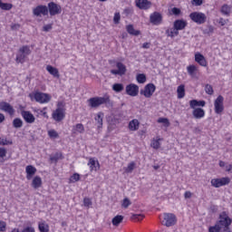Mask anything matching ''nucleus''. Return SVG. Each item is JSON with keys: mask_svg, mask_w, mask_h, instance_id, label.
I'll list each match as a JSON object with an SVG mask.
<instances>
[{"mask_svg": "<svg viewBox=\"0 0 232 232\" xmlns=\"http://www.w3.org/2000/svg\"><path fill=\"white\" fill-rule=\"evenodd\" d=\"M0 8H1V10L8 11L11 8H14V5H12L10 3H2V1L0 0Z\"/></svg>", "mask_w": 232, "mask_h": 232, "instance_id": "44", "label": "nucleus"}, {"mask_svg": "<svg viewBox=\"0 0 232 232\" xmlns=\"http://www.w3.org/2000/svg\"><path fill=\"white\" fill-rule=\"evenodd\" d=\"M52 28H53L52 24H48L44 25L43 31L44 32H50V30H52Z\"/></svg>", "mask_w": 232, "mask_h": 232, "instance_id": "58", "label": "nucleus"}, {"mask_svg": "<svg viewBox=\"0 0 232 232\" xmlns=\"http://www.w3.org/2000/svg\"><path fill=\"white\" fill-rule=\"evenodd\" d=\"M88 166H90L91 171H99L101 169V163H99V160H95V158H90Z\"/></svg>", "mask_w": 232, "mask_h": 232, "instance_id": "21", "label": "nucleus"}, {"mask_svg": "<svg viewBox=\"0 0 232 232\" xmlns=\"http://www.w3.org/2000/svg\"><path fill=\"white\" fill-rule=\"evenodd\" d=\"M192 196H193V193H191V191H186L184 193L185 198H191Z\"/></svg>", "mask_w": 232, "mask_h": 232, "instance_id": "61", "label": "nucleus"}, {"mask_svg": "<svg viewBox=\"0 0 232 232\" xmlns=\"http://www.w3.org/2000/svg\"><path fill=\"white\" fill-rule=\"evenodd\" d=\"M130 219L134 222H140V220H144V214H132Z\"/></svg>", "mask_w": 232, "mask_h": 232, "instance_id": "41", "label": "nucleus"}, {"mask_svg": "<svg viewBox=\"0 0 232 232\" xmlns=\"http://www.w3.org/2000/svg\"><path fill=\"white\" fill-rule=\"evenodd\" d=\"M221 14H223V15H229V14H231V6L227 5H222Z\"/></svg>", "mask_w": 232, "mask_h": 232, "instance_id": "43", "label": "nucleus"}, {"mask_svg": "<svg viewBox=\"0 0 232 232\" xmlns=\"http://www.w3.org/2000/svg\"><path fill=\"white\" fill-rule=\"evenodd\" d=\"M31 54L32 49L30 48V45H23L18 50L15 61L18 64H24V63H26V59L28 58V55Z\"/></svg>", "mask_w": 232, "mask_h": 232, "instance_id": "3", "label": "nucleus"}, {"mask_svg": "<svg viewBox=\"0 0 232 232\" xmlns=\"http://www.w3.org/2000/svg\"><path fill=\"white\" fill-rule=\"evenodd\" d=\"M195 61L199 64V66H203V68H206L208 66V60H206V57H204V54L200 53H195Z\"/></svg>", "mask_w": 232, "mask_h": 232, "instance_id": "19", "label": "nucleus"}, {"mask_svg": "<svg viewBox=\"0 0 232 232\" xmlns=\"http://www.w3.org/2000/svg\"><path fill=\"white\" fill-rule=\"evenodd\" d=\"M126 31L128 32V34H130V35H140V31L139 30H135V28L133 27V24H128L126 25Z\"/></svg>", "mask_w": 232, "mask_h": 232, "instance_id": "34", "label": "nucleus"}, {"mask_svg": "<svg viewBox=\"0 0 232 232\" xmlns=\"http://www.w3.org/2000/svg\"><path fill=\"white\" fill-rule=\"evenodd\" d=\"M171 12H172L173 15H180V14H181V11L179 7H173L171 9Z\"/></svg>", "mask_w": 232, "mask_h": 232, "instance_id": "54", "label": "nucleus"}, {"mask_svg": "<svg viewBox=\"0 0 232 232\" xmlns=\"http://www.w3.org/2000/svg\"><path fill=\"white\" fill-rule=\"evenodd\" d=\"M177 93L178 99H184V97H186V86L184 84L179 85Z\"/></svg>", "mask_w": 232, "mask_h": 232, "instance_id": "33", "label": "nucleus"}, {"mask_svg": "<svg viewBox=\"0 0 232 232\" xmlns=\"http://www.w3.org/2000/svg\"><path fill=\"white\" fill-rule=\"evenodd\" d=\"M136 80H137V82H139V84H144V82H146L147 81L146 74L144 73L137 74Z\"/></svg>", "mask_w": 232, "mask_h": 232, "instance_id": "40", "label": "nucleus"}, {"mask_svg": "<svg viewBox=\"0 0 232 232\" xmlns=\"http://www.w3.org/2000/svg\"><path fill=\"white\" fill-rule=\"evenodd\" d=\"M72 133H84V125L78 123L72 127Z\"/></svg>", "mask_w": 232, "mask_h": 232, "instance_id": "35", "label": "nucleus"}, {"mask_svg": "<svg viewBox=\"0 0 232 232\" xmlns=\"http://www.w3.org/2000/svg\"><path fill=\"white\" fill-rule=\"evenodd\" d=\"M158 122L160 124H164L165 128H169V120L168 118H159Z\"/></svg>", "mask_w": 232, "mask_h": 232, "instance_id": "48", "label": "nucleus"}, {"mask_svg": "<svg viewBox=\"0 0 232 232\" xmlns=\"http://www.w3.org/2000/svg\"><path fill=\"white\" fill-rule=\"evenodd\" d=\"M81 180V175L77 172L73 173L69 179V184H75Z\"/></svg>", "mask_w": 232, "mask_h": 232, "instance_id": "38", "label": "nucleus"}, {"mask_svg": "<svg viewBox=\"0 0 232 232\" xmlns=\"http://www.w3.org/2000/svg\"><path fill=\"white\" fill-rule=\"evenodd\" d=\"M31 186L34 189H39V188H42L43 186V179L39 176H35L32 180Z\"/></svg>", "mask_w": 232, "mask_h": 232, "instance_id": "26", "label": "nucleus"}, {"mask_svg": "<svg viewBox=\"0 0 232 232\" xmlns=\"http://www.w3.org/2000/svg\"><path fill=\"white\" fill-rule=\"evenodd\" d=\"M135 169V162L131 161L128 164L127 168L125 169V173H131Z\"/></svg>", "mask_w": 232, "mask_h": 232, "instance_id": "49", "label": "nucleus"}, {"mask_svg": "<svg viewBox=\"0 0 232 232\" xmlns=\"http://www.w3.org/2000/svg\"><path fill=\"white\" fill-rule=\"evenodd\" d=\"M214 111L217 115H222L224 112V96L218 95L214 101Z\"/></svg>", "mask_w": 232, "mask_h": 232, "instance_id": "10", "label": "nucleus"}, {"mask_svg": "<svg viewBox=\"0 0 232 232\" xmlns=\"http://www.w3.org/2000/svg\"><path fill=\"white\" fill-rule=\"evenodd\" d=\"M13 126L16 129L23 128V120L21 118H15L13 121Z\"/></svg>", "mask_w": 232, "mask_h": 232, "instance_id": "45", "label": "nucleus"}, {"mask_svg": "<svg viewBox=\"0 0 232 232\" xmlns=\"http://www.w3.org/2000/svg\"><path fill=\"white\" fill-rule=\"evenodd\" d=\"M0 110L2 111H5V113H8V115L11 117L15 113V109H14V106L6 102H0Z\"/></svg>", "mask_w": 232, "mask_h": 232, "instance_id": "15", "label": "nucleus"}, {"mask_svg": "<svg viewBox=\"0 0 232 232\" xmlns=\"http://www.w3.org/2000/svg\"><path fill=\"white\" fill-rule=\"evenodd\" d=\"M29 97L31 101L34 100L36 102H39V104H48V102L52 101V95L41 92L30 93Z\"/></svg>", "mask_w": 232, "mask_h": 232, "instance_id": "4", "label": "nucleus"}, {"mask_svg": "<svg viewBox=\"0 0 232 232\" xmlns=\"http://www.w3.org/2000/svg\"><path fill=\"white\" fill-rule=\"evenodd\" d=\"M150 22L151 24L159 26L162 23V14L159 12H154L150 15Z\"/></svg>", "mask_w": 232, "mask_h": 232, "instance_id": "17", "label": "nucleus"}, {"mask_svg": "<svg viewBox=\"0 0 232 232\" xmlns=\"http://www.w3.org/2000/svg\"><path fill=\"white\" fill-rule=\"evenodd\" d=\"M46 71L50 75H53L54 79H61V74L59 73V69L56 67H53L52 65H47L46 66Z\"/></svg>", "mask_w": 232, "mask_h": 232, "instance_id": "25", "label": "nucleus"}, {"mask_svg": "<svg viewBox=\"0 0 232 232\" xmlns=\"http://www.w3.org/2000/svg\"><path fill=\"white\" fill-rule=\"evenodd\" d=\"M6 157V149L0 148V159H5Z\"/></svg>", "mask_w": 232, "mask_h": 232, "instance_id": "56", "label": "nucleus"}, {"mask_svg": "<svg viewBox=\"0 0 232 232\" xmlns=\"http://www.w3.org/2000/svg\"><path fill=\"white\" fill-rule=\"evenodd\" d=\"M165 34H166L167 37H171V39H173L174 37H177L179 33L176 29V27L173 25V27L168 28L165 31Z\"/></svg>", "mask_w": 232, "mask_h": 232, "instance_id": "30", "label": "nucleus"}, {"mask_svg": "<svg viewBox=\"0 0 232 232\" xmlns=\"http://www.w3.org/2000/svg\"><path fill=\"white\" fill-rule=\"evenodd\" d=\"M140 126V122H139V120L133 119L129 122V130L130 131H137L139 130V127Z\"/></svg>", "mask_w": 232, "mask_h": 232, "instance_id": "27", "label": "nucleus"}, {"mask_svg": "<svg viewBox=\"0 0 232 232\" xmlns=\"http://www.w3.org/2000/svg\"><path fill=\"white\" fill-rule=\"evenodd\" d=\"M142 48L148 50V48H150V43H144V44H142Z\"/></svg>", "mask_w": 232, "mask_h": 232, "instance_id": "63", "label": "nucleus"}, {"mask_svg": "<svg viewBox=\"0 0 232 232\" xmlns=\"http://www.w3.org/2000/svg\"><path fill=\"white\" fill-rule=\"evenodd\" d=\"M113 21L115 24H119L121 23V13H115Z\"/></svg>", "mask_w": 232, "mask_h": 232, "instance_id": "52", "label": "nucleus"}, {"mask_svg": "<svg viewBox=\"0 0 232 232\" xmlns=\"http://www.w3.org/2000/svg\"><path fill=\"white\" fill-rule=\"evenodd\" d=\"M93 203L92 202V198H83V206L85 208H90Z\"/></svg>", "mask_w": 232, "mask_h": 232, "instance_id": "51", "label": "nucleus"}, {"mask_svg": "<svg viewBox=\"0 0 232 232\" xmlns=\"http://www.w3.org/2000/svg\"><path fill=\"white\" fill-rule=\"evenodd\" d=\"M232 224V219L227 212L223 211L218 216V220L214 226L208 227V232H232L229 227Z\"/></svg>", "mask_w": 232, "mask_h": 232, "instance_id": "1", "label": "nucleus"}, {"mask_svg": "<svg viewBox=\"0 0 232 232\" xmlns=\"http://www.w3.org/2000/svg\"><path fill=\"white\" fill-rule=\"evenodd\" d=\"M21 232H35V228L33 227H25Z\"/></svg>", "mask_w": 232, "mask_h": 232, "instance_id": "57", "label": "nucleus"}, {"mask_svg": "<svg viewBox=\"0 0 232 232\" xmlns=\"http://www.w3.org/2000/svg\"><path fill=\"white\" fill-rule=\"evenodd\" d=\"M116 68L117 69L111 70V75H120L121 77H122V75H126L127 69H126V65H124V63H122L121 62H117Z\"/></svg>", "mask_w": 232, "mask_h": 232, "instance_id": "12", "label": "nucleus"}, {"mask_svg": "<svg viewBox=\"0 0 232 232\" xmlns=\"http://www.w3.org/2000/svg\"><path fill=\"white\" fill-rule=\"evenodd\" d=\"M228 20H226L224 18H219V21H218V24L221 25V26H226V24L227 23Z\"/></svg>", "mask_w": 232, "mask_h": 232, "instance_id": "60", "label": "nucleus"}, {"mask_svg": "<svg viewBox=\"0 0 232 232\" xmlns=\"http://www.w3.org/2000/svg\"><path fill=\"white\" fill-rule=\"evenodd\" d=\"M38 230L40 232H50V225L45 220L38 222Z\"/></svg>", "mask_w": 232, "mask_h": 232, "instance_id": "29", "label": "nucleus"}, {"mask_svg": "<svg viewBox=\"0 0 232 232\" xmlns=\"http://www.w3.org/2000/svg\"><path fill=\"white\" fill-rule=\"evenodd\" d=\"M188 17L193 23H196V24H204L208 20V16L202 12H192L189 14Z\"/></svg>", "mask_w": 232, "mask_h": 232, "instance_id": "6", "label": "nucleus"}, {"mask_svg": "<svg viewBox=\"0 0 232 232\" xmlns=\"http://www.w3.org/2000/svg\"><path fill=\"white\" fill-rule=\"evenodd\" d=\"M25 173H26L27 180H32V179L34 178V175L37 173V169L33 165H28L25 168Z\"/></svg>", "mask_w": 232, "mask_h": 232, "instance_id": "22", "label": "nucleus"}, {"mask_svg": "<svg viewBox=\"0 0 232 232\" xmlns=\"http://www.w3.org/2000/svg\"><path fill=\"white\" fill-rule=\"evenodd\" d=\"M192 115L194 119H204V117H206V111L200 107L194 108Z\"/></svg>", "mask_w": 232, "mask_h": 232, "instance_id": "23", "label": "nucleus"}, {"mask_svg": "<svg viewBox=\"0 0 232 232\" xmlns=\"http://www.w3.org/2000/svg\"><path fill=\"white\" fill-rule=\"evenodd\" d=\"M47 135L49 137V139H59V133L57 132V130L52 129V130H49L47 131Z\"/></svg>", "mask_w": 232, "mask_h": 232, "instance_id": "42", "label": "nucleus"}, {"mask_svg": "<svg viewBox=\"0 0 232 232\" xmlns=\"http://www.w3.org/2000/svg\"><path fill=\"white\" fill-rule=\"evenodd\" d=\"M63 159H64L63 152H56L50 156L51 162H54L55 164H57L59 160H63Z\"/></svg>", "mask_w": 232, "mask_h": 232, "instance_id": "32", "label": "nucleus"}, {"mask_svg": "<svg viewBox=\"0 0 232 232\" xmlns=\"http://www.w3.org/2000/svg\"><path fill=\"white\" fill-rule=\"evenodd\" d=\"M162 140H164V139L157 136L156 138L152 139L150 146L153 148V150H159L160 149V141Z\"/></svg>", "mask_w": 232, "mask_h": 232, "instance_id": "31", "label": "nucleus"}, {"mask_svg": "<svg viewBox=\"0 0 232 232\" xmlns=\"http://www.w3.org/2000/svg\"><path fill=\"white\" fill-rule=\"evenodd\" d=\"M121 206L126 209L130 208V206H131V201L130 200V198H125L121 203Z\"/></svg>", "mask_w": 232, "mask_h": 232, "instance_id": "50", "label": "nucleus"}, {"mask_svg": "<svg viewBox=\"0 0 232 232\" xmlns=\"http://www.w3.org/2000/svg\"><path fill=\"white\" fill-rule=\"evenodd\" d=\"M122 220H124V216L117 215L111 220L112 226H115V227L119 226L120 224H121Z\"/></svg>", "mask_w": 232, "mask_h": 232, "instance_id": "36", "label": "nucleus"}, {"mask_svg": "<svg viewBox=\"0 0 232 232\" xmlns=\"http://www.w3.org/2000/svg\"><path fill=\"white\" fill-rule=\"evenodd\" d=\"M0 231L1 232L6 231V222L0 221Z\"/></svg>", "mask_w": 232, "mask_h": 232, "instance_id": "55", "label": "nucleus"}, {"mask_svg": "<svg viewBox=\"0 0 232 232\" xmlns=\"http://www.w3.org/2000/svg\"><path fill=\"white\" fill-rule=\"evenodd\" d=\"M135 5L140 10H150L151 8V2L149 0H135Z\"/></svg>", "mask_w": 232, "mask_h": 232, "instance_id": "18", "label": "nucleus"}, {"mask_svg": "<svg viewBox=\"0 0 232 232\" xmlns=\"http://www.w3.org/2000/svg\"><path fill=\"white\" fill-rule=\"evenodd\" d=\"M125 92L130 97H137V95H139V85L130 83L125 87Z\"/></svg>", "mask_w": 232, "mask_h": 232, "instance_id": "14", "label": "nucleus"}, {"mask_svg": "<svg viewBox=\"0 0 232 232\" xmlns=\"http://www.w3.org/2000/svg\"><path fill=\"white\" fill-rule=\"evenodd\" d=\"M33 14L35 15V17H41V15H48V6L46 5H37L33 9Z\"/></svg>", "mask_w": 232, "mask_h": 232, "instance_id": "13", "label": "nucleus"}, {"mask_svg": "<svg viewBox=\"0 0 232 232\" xmlns=\"http://www.w3.org/2000/svg\"><path fill=\"white\" fill-rule=\"evenodd\" d=\"M231 170H232V164L226 167V171H227V173H229V171Z\"/></svg>", "mask_w": 232, "mask_h": 232, "instance_id": "64", "label": "nucleus"}, {"mask_svg": "<svg viewBox=\"0 0 232 232\" xmlns=\"http://www.w3.org/2000/svg\"><path fill=\"white\" fill-rule=\"evenodd\" d=\"M156 90L157 86H155V84L148 83L145 85L144 89L140 90V95H143L146 99H151Z\"/></svg>", "mask_w": 232, "mask_h": 232, "instance_id": "9", "label": "nucleus"}, {"mask_svg": "<svg viewBox=\"0 0 232 232\" xmlns=\"http://www.w3.org/2000/svg\"><path fill=\"white\" fill-rule=\"evenodd\" d=\"M189 106L192 110H195V108H197V106H200L201 108H204V106H206V101L191 100V101H189Z\"/></svg>", "mask_w": 232, "mask_h": 232, "instance_id": "28", "label": "nucleus"}, {"mask_svg": "<svg viewBox=\"0 0 232 232\" xmlns=\"http://www.w3.org/2000/svg\"><path fill=\"white\" fill-rule=\"evenodd\" d=\"M14 144L12 140H8L6 138H0V146H10Z\"/></svg>", "mask_w": 232, "mask_h": 232, "instance_id": "46", "label": "nucleus"}, {"mask_svg": "<svg viewBox=\"0 0 232 232\" xmlns=\"http://www.w3.org/2000/svg\"><path fill=\"white\" fill-rule=\"evenodd\" d=\"M113 92H116V93H121L124 90V85L122 83H114L112 85Z\"/></svg>", "mask_w": 232, "mask_h": 232, "instance_id": "39", "label": "nucleus"}, {"mask_svg": "<svg viewBox=\"0 0 232 232\" xmlns=\"http://www.w3.org/2000/svg\"><path fill=\"white\" fill-rule=\"evenodd\" d=\"M162 226H166L167 227H171V226H175L177 224V216L172 213H165L163 214V220H161Z\"/></svg>", "mask_w": 232, "mask_h": 232, "instance_id": "8", "label": "nucleus"}, {"mask_svg": "<svg viewBox=\"0 0 232 232\" xmlns=\"http://www.w3.org/2000/svg\"><path fill=\"white\" fill-rule=\"evenodd\" d=\"M66 117V109L63 107V102H59L57 104V108L52 113V119L55 121V122H61L64 121Z\"/></svg>", "mask_w": 232, "mask_h": 232, "instance_id": "5", "label": "nucleus"}, {"mask_svg": "<svg viewBox=\"0 0 232 232\" xmlns=\"http://www.w3.org/2000/svg\"><path fill=\"white\" fill-rule=\"evenodd\" d=\"M203 3V0H191L192 6H202Z\"/></svg>", "mask_w": 232, "mask_h": 232, "instance_id": "53", "label": "nucleus"}, {"mask_svg": "<svg viewBox=\"0 0 232 232\" xmlns=\"http://www.w3.org/2000/svg\"><path fill=\"white\" fill-rule=\"evenodd\" d=\"M21 115L27 124L35 122V116L30 111H21Z\"/></svg>", "mask_w": 232, "mask_h": 232, "instance_id": "16", "label": "nucleus"}, {"mask_svg": "<svg viewBox=\"0 0 232 232\" xmlns=\"http://www.w3.org/2000/svg\"><path fill=\"white\" fill-rule=\"evenodd\" d=\"M231 182V178L223 177V178H215L210 180L212 188H222L224 186L229 185Z\"/></svg>", "mask_w": 232, "mask_h": 232, "instance_id": "7", "label": "nucleus"}, {"mask_svg": "<svg viewBox=\"0 0 232 232\" xmlns=\"http://www.w3.org/2000/svg\"><path fill=\"white\" fill-rule=\"evenodd\" d=\"M205 92L207 93V95H213V93H215V91L213 90V86L211 84H206Z\"/></svg>", "mask_w": 232, "mask_h": 232, "instance_id": "47", "label": "nucleus"}, {"mask_svg": "<svg viewBox=\"0 0 232 232\" xmlns=\"http://www.w3.org/2000/svg\"><path fill=\"white\" fill-rule=\"evenodd\" d=\"M87 103L89 108L97 109V108H100V106H102V104H105V105L111 104V99L108 94L102 97L95 96L87 100Z\"/></svg>", "mask_w": 232, "mask_h": 232, "instance_id": "2", "label": "nucleus"}, {"mask_svg": "<svg viewBox=\"0 0 232 232\" xmlns=\"http://www.w3.org/2000/svg\"><path fill=\"white\" fill-rule=\"evenodd\" d=\"M40 113H42L43 117H48V112H46V107L43 110H40Z\"/></svg>", "mask_w": 232, "mask_h": 232, "instance_id": "62", "label": "nucleus"}, {"mask_svg": "<svg viewBox=\"0 0 232 232\" xmlns=\"http://www.w3.org/2000/svg\"><path fill=\"white\" fill-rule=\"evenodd\" d=\"M198 71V69L197 68V65L191 64L187 67V72L188 75H190V77H194L195 73H197Z\"/></svg>", "mask_w": 232, "mask_h": 232, "instance_id": "37", "label": "nucleus"}, {"mask_svg": "<svg viewBox=\"0 0 232 232\" xmlns=\"http://www.w3.org/2000/svg\"><path fill=\"white\" fill-rule=\"evenodd\" d=\"M124 14H126V15H130V14H133V9L127 7L124 9Z\"/></svg>", "mask_w": 232, "mask_h": 232, "instance_id": "59", "label": "nucleus"}, {"mask_svg": "<svg viewBox=\"0 0 232 232\" xmlns=\"http://www.w3.org/2000/svg\"><path fill=\"white\" fill-rule=\"evenodd\" d=\"M47 10L50 15L53 17V15H59L63 12V7L61 5L55 4V2H50L48 4Z\"/></svg>", "mask_w": 232, "mask_h": 232, "instance_id": "11", "label": "nucleus"}, {"mask_svg": "<svg viewBox=\"0 0 232 232\" xmlns=\"http://www.w3.org/2000/svg\"><path fill=\"white\" fill-rule=\"evenodd\" d=\"M173 26L176 27L178 32H180V30H185L186 26H188V22L184 19H178L174 21Z\"/></svg>", "mask_w": 232, "mask_h": 232, "instance_id": "20", "label": "nucleus"}, {"mask_svg": "<svg viewBox=\"0 0 232 232\" xmlns=\"http://www.w3.org/2000/svg\"><path fill=\"white\" fill-rule=\"evenodd\" d=\"M104 119V112L100 111L96 114V116L94 117V121L97 123V130L98 131H101V130H102V121Z\"/></svg>", "mask_w": 232, "mask_h": 232, "instance_id": "24", "label": "nucleus"}]
</instances>
